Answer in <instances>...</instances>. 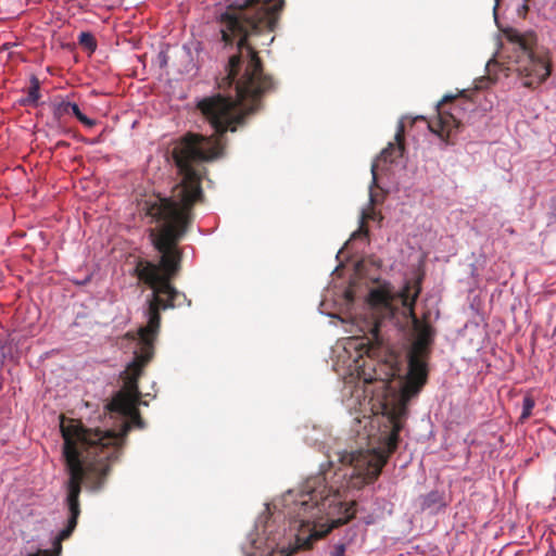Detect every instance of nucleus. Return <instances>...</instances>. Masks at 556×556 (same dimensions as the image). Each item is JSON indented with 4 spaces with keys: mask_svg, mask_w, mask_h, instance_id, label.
I'll return each mask as SVG.
<instances>
[{
    "mask_svg": "<svg viewBox=\"0 0 556 556\" xmlns=\"http://www.w3.org/2000/svg\"><path fill=\"white\" fill-rule=\"evenodd\" d=\"M363 336L337 342L333 367L343 376L342 402L355 420L369 419L381 427L379 446L356 453H337L320 466L298 492L289 490L261 516L243 546L245 556H291L311 548L314 541L348 522L355 514L352 493L377 479L397 446L407 403L427 380L426 357L433 328L414 318L415 340L407 366L382 345L378 317L353 320Z\"/></svg>",
    "mask_w": 556,
    "mask_h": 556,
    "instance_id": "1",
    "label": "nucleus"
},
{
    "mask_svg": "<svg viewBox=\"0 0 556 556\" xmlns=\"http://www.w3.org/2000/svg\"><path fill=\"white\" fill-rule=\"evenodd\" d=\"M159 327L160 317H148L144 327H140L136 332L127 333L122 341L123 346L132 351L134 359L122 374L124 381L122 389L105 406L111 417L122 419L118 431L86 429L73 419L61 421V432L64 439L63 455L70 475L66 485L68 522L67 527L54 539L52 551L40 549L33 556H59L61 554V542L72 534L80 514L78 497L81 482L86 481L93 490L99 489L102 479L109 471L110 463L118 457L128 430L132 427H143L137 409V405L140 403L137 379L143 366L153 356V343Z\"/></svg>",
    "mask_w": 556,
    "mask_h": 556,
    "instance_id": "2",
    "label": "nucleus"
},
{
    "mask_svg": "<svg viewBox=\"0 0 556 556\" xmlns=\"http://www.w3.org/2000/svg\"><path fill=\"white\" fill-rule=\"evenodd\" d=\"M412 289L413 287L409 282L406 283L402 291H395L387 282L372 283L368 290L364 314L351 316V323H349L351 329L346 331L357 333L359 329L353 325V320H362L366 317L370 319L372 316L378 317L380 328L389 319L394 320L396 325L403 320L405 324L412 323L414 326V318H417L414 313V305L420 292V287L416 283L413 293Z\"/></svg>",
    "mask_w": 556,
    "mask_h": 556,
    "instance_id": "3",
    "label": "nucleus"
},
{
    "mask_svg": "<svg viewBox=\"0 0 556 556\" xmlns=\"http://www.w3.org/2000/svg\"><path fill=\"white\" fill-rule=\"evenodd\" d=\"M506 35L514 50L507 70L517 72L523 78L525 87L535 88L543 84L551 75V64L546 55L534 53V34H520L511 29Z\"/></svg>",
    "mask_w": 556,
    "mask_h": 556,
    "instance_id": "4",
    "label": "nucleus"
},
{
    "mask_svg": "<svg viewBox=\"0 0 556 556\" xmlns=\"http://www.w3.org/2000/svg\"><path fill=\"white\" fill-rule=\"evenodd\" d=\"M459 111L460 109L456 104H452L446 110L445 104L442 102L438 105L437 117L428 124L430 130L438 135L446 146L454 144V139L459 132L462 126L458 117Z\"/></svg>",
    "mask_w": 556,
    "mask_h": 556,
    "instance_id": "5",
    "label": "nucleus"
},
{
    "mask_svg": "<svg viewBox=\"0 0 556 556\" xmlns=\"http://www.w3.org/2000/svg\"><path fill=\"white\" fill-rule=\"evenodd\" d=\"M403 139H404V125L402 122L399 123L397 130L395 134V140L396 143H389V146L382 150L381 154L374 161L371 165V175H372V181L371 186H376L377 184V177L379 170H382V163L387 162H393L396 157L401 156L404 150L403 147ZM369 199L370 202H375V194L372 191V187H370L369 191Z\"/></svg>",
    "mask_w": 556,
    "mask_h": 556,
    "instance_id": "6",
    "label": "nucleus"
},
{
    "mask_svg": "<svg viewBox=\"0 0 556 556\" xmlns=\"http://www.w3.org/2000/svg\"><path fill=\"white\" fill-rule=\"evenodd\" d=\"M40 99V83L37 77L30 78L27 96L22 100L24 105L37 106Z\"/></svg>",
    "mask_w": 556,
    "mask_h": 556,
    "instance_id": "7",
    "label": "nucleus"
},
{
    "mask_svg": "<svg viewBox=\"0 0 556 556\" xmlns=\"http://www.w3.org/2000/svg\"><path fill=\"white\" fill-rule=\"evenodd\" d=\"M368 220H380L379 214L371 206H368L362 211L359 229L353 233L352 239L358 236H367V229L365 225Z\"/></svg>",
    "mask_w": 556,
    "mask_h": 556,
    "instance_id": "8",
    "label": "nucleus"
},
{
    "mask_svg": "<svg viewBox=\"0 0 556 556\" xmlns=\"http://www.w3.org/2000/svg\"><path fill=\"white\" fill-rule=\"evenodd\" d=\"M78 41L84 48L91 52H93L97 48L96 39L90 33H80Z\"/></svg>",
    "mask_w": 556,
    "mask_h": 556,
    "instance_id": "9",
    "label": "nucleus"
},
{
    "mask_svg": "<svg viewBox=\"0 0 556 556\" xmlns=\"http://www.w3.org/2000/svg\"><path fill=\"white\" fill-rule=\"evenodd\" d=\"M534 405H535V402H534L533 397H531L529 395L525 396L523 402H522V413L520 415L521 421L528 419L531 416Z\"/></svg>",
    "mask_w": 556,
    "mask_h": 556,
    "instance_id": "10",
    "label": "nucleus"
},
{
    "mask_svg": "<svg viewBox=\"0 0 556 556\" xmlns=\"http://www.w3.org/2000/svg\"><path fill=\"white\" fill-rule=\"evenodd\" d=\"M355 298H356V293H355V290H354V286H351L350 288H348L342 298H341V302H342V305H345V306H350L354 303L355 301Z\"/></svg>",
    "mask_w": 556,
    "mask_h": 556,
    "instance_id": "11",
    "label": "nucleus"
},
{
    "mask_svg": "<svg viewBox=\"0 0 556 556\" xmlns=\"http://www.w3.org/2000/svg\"><path fill=\"white\" fill-rule=\"evenodd\" d=\"M346 545L344 543H337L331 546L328 556H345Z\"/></svg>",
    "mask_w": 556,
    "mask_h": 556,
    "instance_id": "12",
    "label": "nucleus"
},
{
    "mask_svg": "<svg viewBox=\"0 0 556 556\" xmlns=\"http://www.w3.org/2000/svg\"><path fill=\"white\" fill-rule=\"evenodd\" d=\"M64 112H71L77 117V119L83 115L81 111L79 110V106L76 103L72 102L65 104Z\"/></svg>",
    "mask_w": 556,
    "mask_h": 556,
    "instance_id": "13",
    "label": "nucleus"
},
{
    "mask_svg": "<svg viewBox=\"0 0 556 556\" xmlns=\"http://www.w3.org/2000/svg\"><path fill=\"white\" fill-rule=\"evenodd\" d=\"M491 84V79L489 77H480L475 81L476 89H484L488 88Z\"/></svg>",
    "mask_w": 556,
    "mask_h": 556,
    "instance_id": "14",
    "label": "nucleus"
},
{
    "mask_svg": "<svg viewBox=\"0 0 556 556\" xmlns=\"http://www.w3.org/2000/svg\"><path fill=\"white\" fill-rule=\"evenodd\" d=\"M78 121H79L81 124H84L85 126L89 127V128H90V127H93V126H94V124H96L93 119H91V118L87 117L85 114H83V115L78 118Z\"/></svg>",
    "mask_w": 556,
    "mask_h": 556,
    "instance_id": "15",
    "label": "nucleus"
},
{
    "mask_svg": "<svg viewBox=\"0 0 556 556\" xmlns=\"http://www.w3.org/2000/svg\"><path fill=\"white\" fill-rule=\"evenodd\" d=\"M497 64V60H496V55L493 56L491 60L488 61L486 63V68L490 71V67Z\"/></svg>",
    "mask_w": 556,
    "mask_h": 556,
    "instance_id": "16",
    "label": "nucleus"
},
{
    "mask_svg": "<svg viewBox=\"0 0 556 556\" xmlns=\"http://www.w3.org/2000/svg\"><path fill=\"white\" fill-rule=\"evenodd\" d=\"M327 296H328V295H326V296H325V299H324V301L321 302V304H320V306H321V307H324V306H325V304H326V302H327V300H328V298H327Z\"/></svg>",
    "mask_w": 556,
    "mask_h": 556,
    "instance_id": "17",
    "label": "nucleus"
},
{
    "mask_svg": "<svg viewBox=\"0 0 556 556\" xmlns=\"http://www.w3.org/2000/svg\"><path fill=\"white\" fill-rule=\"evenodd\" d=\"M527 10H528L527 4H523L522 8H521V11L526 12Z\"/></svg>",
    "mask_w": 556,
    "mask_h": 556,
    "instance_id": "18",
    "label": "nucleus"
},
{
    "mask_svg": "<svg viewBox=\"0 0 556 556\" xmlns=\"http://www.w3.org/2000/svg\"><path fill=\"white\" fill-rule=\"evenodd\" d=\"M271 41H274V37H270V38L268 39V42H271Z\"/></svg>",
    "mask_w": 556,
    "mask_h": 556,
    "instance_id": "19",
    "label": "nucleus"
},
{
    "mask_svg": "<svg viewBox=\"0 0 556 556\" xmlns=\"http://www.w3.org/2000/svg\"><path fill=\"white\" fill-rule=\"evenodd\" d=\"M340 321H341L342 324L346 323V321H345V319H343V318H340Z\"/></svg>",
    "mask_w": 556,
    "mask_h": 556,
    "instance_id": "20",
    "label": "nucleus"
},
{
    "mask_svg": "<svg viewBox=\"0 0 556 556\" xmlns=\"http://www.w3.org/2000/svg\"><path fill=\"white\" fill-rule=\"evenodd\" d=\"M552 556H556V553H554Z\"/></svg>",
    "mask_w": 556,
    "mask_h": 556,
    "instance_id": "21",
    "label": "nucleus"
}]
</instances>
